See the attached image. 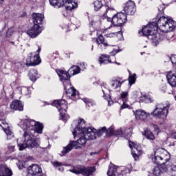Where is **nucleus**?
<instances>
[{
    "label": "nucleus",
    "mask_w": 176,
    "mask_h": 176,
    "mask_svg": "<svg viewBox=\"0 0 176 176\" xmlns=\"http://www.w3.org/2000/svg\"><path fill=\"white\" fill-rule=\"evenodd\" d=\"M72 133L74 138L77 135H82V136L76 141L70 140L69 144L63 147L60 156H65V155L69 153L72 149H80L82 146H86L87 141H91L97 138V136L96 135V129L86 127V121H85L83 118L78 120V124Z\"/></svg>",
    "instance_id": "1"
},
{
    "label": "nucleus",
    "mask_w": 176,
    "mask_h": 176,
    "mask_svg": "<svg viewBox=\"0 0 176 176\" xmlns=\"http://www.w3.org/2000/svg\"><path fill=\"white\" fill-rule=\"evenodd\" d=\"M35 124H36V121L31 119H25L21 124V127L24 133L23 135V139L19 138L16 140L19 151H24L26 148H28V149L39 148L41 139L34 138V135L31 134V131L34 130Z\"/></svg>",
    "instance_id": "2"
},
{
    "label": "nucleus",
    "mask_w": 176,
    "mask_h": 176,
    "mask_svg": "<svg viewBox=\"0 0 176 176\" xmlns=\"http://www.w3.org/2000/svg\"><path fill=\"white\" fill-rule=\"evenodd\" d=\"M56 72L59 76L60 82L63 83L64 87V90L65 93L63 94V97H67L69 100H72L73 101H76L79 97V91L75 89L71 84V73L69 69L66 71L65 69H56Z\"/></svg>",
    "instance_id": "3"
},
{
    "label": "nucleus",
    "mask_w": 176,
    "mask_h": 176,
    "mask_svg": "<svg viewBox=\"0 0 176 176\" xmlns=\"http://www.w3.org/2000/svg\"><path fill=\"white\" fill-rule=\"evenodd\" d=\"M164 9H166L164 4L158 8L159 13L156 17V20L158 23V28L159 30L160 28L164 30V32H172V31H174L175 28H176V22L170 16L166 17L163 15H160L164 14Z\"/></svg>",
    "instance_id": "4"
},
{
    "label": "nucleus",
    "mask_w": 176,
    "mask_h": 176,
    "mask_svg": "<svg viewBox=\"0 0 176 176\" xmlns=\"http://www.w3.org/2000/svg\"><path fill=\"white\" fill-rule=\"evenodd\" d=\"M171 155L164 148H158L155 151L154 158L153 159L154 163L157 166H164L166 163L170 162Z\"/></svg>",
    "instance_id": "5"
},
{
    "label": "nucleus",
    "mask_w": 176,
    "mask_h": 176,
    "mask_svg": "<svg viewBox=\"0 0 176 176\" xmlns=\"http://www.w3.org/2000/svg\"><path fill=\"white\" fill-rule=\"evenodd\" d=\"M51 6L54 8H63L65 6L66 10H74L78 8V2L74 0H49Z\"/></svg>",
    "instance_id": "6"
},
{
    "label": "nucleus",
    "mask_w": 176,
    "mask_h": 176,
    "mask_svg": "<svg viewBox=\"0 0 176 176\" xmlns=\"http://www.w3.org/2000/svg\"><path fill=\"white\" fill-rule=\"evenodd\" d=\"M168 109H170V104L164 106L163 103H158L155 104V109L151 113V116L157 119L166 120L167 115H168Z\"/></svg>",
    "instance_id": "7"
},
{
    "label": "nucleus",
    "mask_w": 176,
    "mask_h": 176,
    "mask_svg": "<svg viewBox=\"0 0 176 176\" xmlns=\"http://www.w3.org/2000/svg\"><path fill=\"white\" fill-rule=\"evenodd\" d=\"M114 27H123L127 23V15L123 12H119L113 16Z\"/></svg>",
    "instance_id": "8"
},
{
    "label": "nucleus",
    "mask_w": 176,
    "mask_h": 176,
    "mask_svg": "<svg viewBox=\"0 0 176 176\" xmlns=\"http://www.w3.org/2000/svg\"><path fill=\"white\" fill-rule=\"evenodd\" d=\"M41 61L39 54L30 52L26 59L25 65L26 67H35L36 65H39V63H41Z\"/></svg>",
    "instance_id": "9"
},
{
    "label": "nucleus",
    "mask_w": 176,
    "mask_h": 176,
    "mask_svg": "<svg viewBox=\"0 0 176 176\" xmlns=\"http://www.w3.org/2000/svg\"><path fill=\"white\" fill-rule=\"evenodd\" d=\"M96 171V167H85L78 168V169H70L69 172L74 174H82L84 176H90L93 173Z\"/></svg>",
    "instance_id": "10"
},
{
    "label": "nucleus",
    "mask_w": 176,
    "mask_h": 176,
    "mask_svg": "<svg viewBox=\"0 0 176 176\" xmlns=\"http://www.w3.org/2000/svg\"><path fill=\"white\" fill-rule=\"evenodd\" d=\"M140 35L142 36H147L148 39L151 38H156V34H157V30L151 29L148 25H144L142 30L139 32Z\"/></svg>",
    "instance_id": "11"
},
{
    "label": "nucleus",
    "mask_w": 176,
    "mask_h": 176,
    "mask_svg": "<svg viewBox=\"0 0 176 176\" xmlns=\"http://www.w3.org/2000/svg\"><path fill=\"white\" fill-rule=\"evenodd\" d=\"M125 14L127 16H134L137 8H135V3L131 0H129L124 6Z\"/></svg>",
    "instance_id": "12"
},
{
    "label": "nucleus",
    "mask_w": 176,
    "mask_h": 176,
    "mask_svg": "<svg viewBox=\"0 0 176 176\" xmlns=\"http://www.w3.org/2000/svg\"><path fill=\"white\" fill-rule=\"evenodd\" d=\"M68 103L65 99H61L58 100H54L52 103L53 107H56L59 112H67L68 107L67 106Z\"/></svg>",
    "instance_id": "13"
},
{
    "label": "nucleus",
    "mask_w": 176,
    "mask_h": 176,
    "mask_svg": "<svg viewBox=\"0 0 176 176\" xmlns=\"http://www.w3.org/2000/svg\"><path fill=\"white\" fill-rule=\"evenodd\" d=\"M130 141H129V148H131V149H132L131 153H132V156L135 159V160H137L139 157L140 155H141V153H142V150L141 149V146L140 145H137L135 144H134L133 142H131L133 144V145H131V144H130Z\"/></svg>",
    "instance_id": "14"
},
{
    "label": "nucleus",
    "mask_w": 176,
    "mask_h": 176,
    "mask_svg": "<svg viewBox=\"0 0 176 176\" xmlns=\"http://www.w3.org/2000/svg\"><path fill=\"white\" fill-rule=\"evenodd\" d=\"M41 32H42V28L38 25H34L27 31V34L30 38H36Z\"/></svg>",
    "instance_id": "15"
},
{
    "label": "nucleus",
    "mask_w": 176,
    "mask_h": 176,
    "mask_svg": "<svg viewBox=\"0 0 176 176\" xmlns=\"http://www.w3.org/2000/svg\"><path fill=\"white\" fill-rule=\"evenodd\" d=\"M32 18L33 20L34 25H38L41 27V25L43 24V19H45L43 14L34 12L32 14Z\"/></svg>",
    "instance_id": "16"
},
{
    "label": "nucleus",
    "mask_w": 176,
    "mask_h": 176,
    "mask_svg": "<svg viewBox=\"0 0 176 176\" xmlns=\"http://www.w3.org/2000/svg\"><path fill=\"white\" fill-rule=\"evenodd\" d=\"M10 107L11 109H14V111H19V112L24 111V104H23L21 100H13L10 103Z\"/></svg>",
    "instance_id": "17"
},
{
    "label": "nucleus",
    "mask_w": 176,
    "mask_h": 176,
    "mask_svg": "<svg viewBox=\"0 0 176 176\" xmlns=\"http://www.w3.org/2000/svg\"><path fill=\"white\" fill-rule=\"evenodd\" d=\"M98 85H99V86L102 87L103 98H104V100H107V101H108L109 105H111V103L113 104V102L112 101V98H111V95L107 96V94H105L106 90H108L107 89V85L104 82H101L100 81L98 82Z\"/></svg>",
    "instance_id": "18"
},
{
    "label": "nucleus",
    "mask_w": 176,
    "mask_h": 176,
    "mask_svg": "<svg viewBox=\"0 0 176 176\" xmlns=\"http://www.w3.org/2000/svg\"><path fill=\"white\" fill-rule=\"evenodd\" d=\"M135 119L137 120H146V118L149 116V114H148L144 110H136L135 112Z\"/></svg>",
    "instance_id": "19"
},
{
    "label": "nucleus",
    "mask_w": 176,
    "mask_h": 176,
    "mask_svg": "<svg viewBox=\"0 0 176 176\" xmlns=\"http://www.w3.org/2000/svg\"><path fill=\"white\" fill-rule=\"evenodd\" d=\"M13 173L12 170L9 169L6 165H0V176H12Z\"/></svg>",
    "instance_id": "20"
},
{
    "label": "nucleus",
    "mask_w": 176,
    "mask_h": 176,
    "mask_svg": "<svg viewBox=\"0 0 176 176\" xmlns=\"http://www.w3.org/2000/svg\"><path fill=\"white\" fill-rule=\"evenodd\" d=\"M29 78L30 80L32 82H36V80H38V79H39V74H38V70L35 69H32L29 71Z\"/></svg>",
    "instance_id": "21"
},
{
    "label": "nucleus",
    "mask_w": 176,
    "mask_h": 176,
    "mask_svg": "<svg viewBox=\"0 0 176 176\" xmlns=\"http://www.w3.org/2000/svg\"><path fill=\"white\" fill-rule=\"evenodd\" d=\"M24 67H25V63L24 62H16L13 65V68L15 72L20 73L23 72V69H24Z\"/></svg>",
    "instance_id": "22"
},
{
    "label": "nucleus",
    "mask_w": 176,
    "mask_h": 176,
    "mask_svg": "<svg viewBox=\"0 0 176 176\" xmlns=\"http://www.w3.org/2000/svg\"><path fill=\"white\" fill-rule=\"evenodd\" d=\"M107 174L108 176H117L119 174V168L115 165L109 166Z\"/></svg>",
    "instance_id": "23"
},
{
    "label": "nucleus",
    "mask_w": 176,
    "mask_h": 176,
    "mask_svg": "<svg viewBox=\"0 0 176 176\" xmlns=\"http://www.w3.org/2000/svg\"><path fill=\"white\" fill-rule=\"evenodd\" d=\"M151 39L153 43V45L157 46L158 43H160V42L164 39V35L157 33L156 34L155 38H151Z\"/></svg>",
    "instance_id": "24"
},
{
    "label": "nucleus",
    "mask_w": 176,
    "mask_h": 176,
    "mask_svg": "<svg viewBox=\"0 0 176 176\" xmlns=\"http://www.w3.org/2000/svg\"><path fill=\"white\" fill-rule=\"evenodd\" d=\"M32 131L37 133V134H42V133H43V124L39 122H36V124L34 126Z\"/></svg>",
    "instance_id": "25"
},
{
    "label": "nucleus",
    "mask_w": 176,
    "mask_h": 176,
    "mask_svg": "<svg viewBox=\"0 0 176 176\" xmlns=\"http://www.w3.org/2000/svg\"><path fill=\"white\" fill-rule=\"evenodd\" d=\"M96 42L98 45H104L105 47H107V46H109V45H108V43H105V38H104V36H102V34H100L96 38Z\"/></svg>",
    "instance_id": "26"
},
{
    "label": "nucleus",
    "mask_w": 176,
    "mask_h": 176,
    "mask_svg": "<svg viewBox=\"0 0 176 176\" xmlns=\"http://www.w3.org/2000/svg\"><path fill=\"white\" fill-rule=\"evenodd\" d=\"M69 72L72 73V76L74 75H78V74H80V67L79 66L73 65L69 69Z\"/></svg>",
    "instance_id": "27"
},
{
    "label": "nucleus",
    "mask_w": 176,
    "mask_h": 176,
    "mask_svg": "<svg viewBox=\"0 0 176 176\" xmlns=\"http://www.w3.org/2000/svg\"><path fill=\"white\" fill-rule=\"evenodd\" d=\"M131 173V169L129 168H119L118 176H127V174Z\"/></svg>",
    "instance_id": "28"
},
{
    "label": "nucleus",
    "mask_w": 176,
    "mask_h": 176,
    "mask_svg": "<svg viewBox=\"0 0 176 176\" xmlns=\"http://www.w3.org/2000/svg\"><path fill=\"white\" fill-rule=\"evenodd\" d=\"M129 86H133V85H134V83H135V80H137V78H135L137 76V74H131V72H130V70H129Z\"/></svg>",
    "instance_id": "29"
},
{
    "label": "nucleus",
    "mask_w": 176,
    "mask_h": 176,
    "mask_svg": "<svg viewBox=\"0 0 176 176\" xmlns=\"http://www.w3.org/2000/svg\"><path fill=\"white\" fill-rule=\"evenodd\" d=\"M3 130L7 135V140H12V138H14V133L10 131L9 126H8V129L3 127Z\"/></svg>",
    "instance_id": "30"
},
{
    "label": "nucleus",
    "mask_w": 176,
    "mask_h": 176,
    "mask_svg": "<svg viewBox=\"0 0 176 176\" xmlns=\"http://www.w3.org/2000/svg\"><path fill=\"white\" fill-rule=\"evenodd\" d=\"M144 135L147 138V140H149L150 141H153L155 140V135H153V133L151 131V130H146L144 131Z\"/></svg>",
    "instance_id": "31"
},
{
    "label": "nucleus",
    "mask_w": 176,
    "mask_h": 176,
    "mask_svg": "<svg viewBox=\"0 0 176 176\" xmlns=\"http://www.w3.org/2000/svg\"><path fill=\"white\" fill-rule=\"evenodd\" d=\"M82 101L85 102V105H87V107H94V105H96V102L92 99L84 98H82Z\"/></svg>",
    "instance_id": "32"
},
{
    "label": "nucleus",
    "mask_w": 176,
    "mask_h": 176,
    "mask_svg": "<svg viewBox=\"0 0 176 176\" xmlns=\"http://www.w3.org/2000/svg\"><path fill=\"white\" fill-rule=\"evenodd\" d=\"M123 83V81H120L119 80H111V87L114 89V90H116L118 87H120L122 86V84Z\"/></svg>",
    "instance_id": "33"
},
{
    "label": "nucleus",
    "mask_w": 176,
    "mask_h": 176,
    "mask_svg": "<svg viewBox=\"0 0 176 176\" xmlns=\"http://www.w3.org/2000/svg\"><path fill=\"white\" fill-rule=\"evenodd\" d=\"M159 166L160 165H158V166H155L153 168V176H160L161 174H163V169H162V168H160Z\"/></svg>",
    "instance_id": "34"
},
{
    "label": "nucleus",
    "mask_w": 176,
    "mask_h": 176,
    "mask_svg": "<svg viewBox=\"0 0 176 176\" xmlns=\"http://www.w3.org/2000/svg\"><path fill=\"white\" fill-rule=\"evenodd\" d=\"M112 135H115V128L113 126H109L108 129L106 128V137H112Z\"/></svg>",
    "instance_id": "35"
},
{
    "label": "nucleus",
    "mask_w": 176,
    "mask_h": 176,
    "mask_svg": "<svg viewBox=\"0 0 176 176\" xmlns=\"http://www.w3.org/2000/svg\"><path fill=\"white\" fill-rule=\"evenodd\" d=\"M107 58H111V56L109 55H107V54H102L100 57H99V63L100 65L102 64H105L107 63Z\"/></svg>",
    "instance_id": "36"
},
{
    "label": "nucleus",
    "mask_w": 176,
    "mask_h": 176,
    "mask_svg": "<svg viewBox=\"0 0 176 176\" xmlns=\"http://www.w3.org/2000/svg\"><path fill=\"white\" fill-rule=\"evenodd\" d=\"M148 28L151 30H159V25L157 23V19H155L154 21L148 23Z\"/></svg>",
    "instance_id": "37"
},
{
    "label": "nucleus",
    "mask_w": 176,
    "mask_h": 176,
    "mask_svg": "<svg viewBox=\"0 0 176 176\" xmlns=\"http://www.w3.org/2000/svg\"><path fill=\"white\" fill-rule=\"evenodd\" d=\"M7 149V155H10V153H13L16 151V146L13 144H8Z\"/></svg>",
    "instance_id": "38"
},
{
    "label": "nucleus",
    "mask_w": 176,
    "mask_h": 176,
    "mask_svg": "<svg viewBox=\"0 0 176 176\" xmlns=\"http://www.w3.org/2000/svg\"><path fill=\"white\" fill-rule=\"evenodd\" d=\"M153 101V98L146 97V96L140 98V102H148L149 104H152Z\"/></svg>",
    "instance_id": "39"
},
{
    "label": "nucleus",
    "mask_w": 176,
    "mask_h": 176,
    "mask_svg": "<svg viewBox=\"0 0 176 176\" xmlns=\"http://www.w3.org/2000/svg\"><path fill=\"white\" fill-rule=\"evenodd\" d=\"M94 6L96 12H98V10H100V9L102 8L103 6L102 3L98 0L94 2Z\"/></svg>",
    "instance_id": "40"
},
{
    "label": "nucleus",
    "mask_w": 176,
    "mask_h": 176,
    "mask_svg": "<svg viewBox=\"0 0 176 176\" xmlns=\"http://www.w3.org/2000/svg\"><path fill=\"white\" fill-rule=\"evenodd\" d=\"M107 127L106 126H102L100 128L96 133L95 132L96 135H98V137H101L104 133H107Z\"/></svg>",
    "instance_id": "41"
},
{
    "label": "nucleus",
    "mask_w": 176,
    "mask_h": 176,
    "mask_svg": "<svg viewBox=\"0 0 176 176\" xmlns=\"http://www.w3.org/2000/svg\"><path fill=\"white\" fill-rule=\"evenodd\" d=\"M53 166L54 167H56V168H58V171H64V167H63V164L61 162L55 161L53 163Z\"/></svg>",
    "instance_id": "42"
},
{
    "label": "nucleus",
    "mask_w": 176,
    "mask_h": 176,
    "mask_svg": "<svg viewBox=\"0 0 176 176\" xmlns=\"http://www.w3.org/2000/svg\"><path fill=\"white\" fill-rule=\"evenodd\" d=\"M132 130L133 129H131V128L125 129L124 132V135L126 138H130V137H131V135H133V133H131Z\"/></svg>",
    "instance_id": "43"
},
{
    "label": "nucleus",
    "mask_w": 176,
    "mask_h": 176,
    "mask_svg": "<svg viewBox=\"0 0 176 176\" xmlns=\"http://www.w3.org/2000/svg\"><path fill=\"white\" fill-rule=\"evenodd\" d=\"M13 29H14L13 27H11L8 29L5 39H8V38H10V36L13 35V32H14Z\"/></svg>",
    "instance_id": "44"
},
{
    "label": "nucleus",
    "mask_w": 176,
    "mask_h": 176,
    "mask_svg": "<svg viewBox=\"0 0 176 176\" xmlns=\"http://www.w3.org/2000/svg\"><path fill=\"white\" fill-rule=\"evenodd\" d=\"M127 96H129V91H122L120 95V97L118 98V100L126 101V98H127Z\"/></svg>",
    "instance_id": "45"
},
{
    "label": "nucleus",
    "mask_w": 176,
    "mask_h": 176,
    "mask_svg": "<svg viewBox=\"0 0 176 176\" xmlns=\"http://www.w3.org/2000/svg\"><path fill=\"white\" fill-rule=\"evenodd\" d=\"M104 6L107 8L106 12H108L109 10H115L113 8L109 7V5H111V0H104Z\"/></svg>",
    "instance_id": "46"
},
{
    "label": "nucleus",
    "mask_w": 176,
    "mask_h": 176,
    "mask_svg": "<svg viewBox=\"0 0 176 176\" xmlns=\"http://www.w3.org/2000/svg\"><path fill=\"white\" fill-rule=\"evenodd\" d=\"M60 112V120H63V122H67L68 120V116L65 113H63V111Z\"/></svg>",
    "instance_id": "47"
},
{
    "label": "nucleus",
    "mask_w": 176,
    "mask_h": 176,
    "mask_svg": "<svg viewBox=\"0 0 176 176\" xmlns=\"http://www.w3.org/2000/svg\"><path fill=\"white\" fill-rule=\"evenodd\" d=\"M126 108L130 109V105L126 104V100H124L123 104L121 105V109H126Z\"/></svg>",
    "instance_id": "48"
},
{
    "label": "nucleus",
    "mask_w": 176,
    "mask_h": 176,
    "mask_svg": "<svg viewBox=\"0 0 176 176\" xmlns=\"http://www.w3.org/2000/svg\"><path fill=\"white\" fill-rule=\"evenodd\" d=\"M2 124H3V126H7V128L6 129H8V127H9V125H8V123L5 120H0V127H2V129H3Z\"/></svg>",
    "instance_id": "49"
},
{
    "label": "nucleus",
    "mask_w": 176,
    "mask_h": 176,
    "mask_svg": "<svg viewBox=\"0 0 176 176\" xmlns=\"http://www.w3.org/2000/svg\"><path fill=\"white\" fill-rule=\"evenodd\" d=\"M124 133L122 129H118L116 131H114V135H123Z\"/></svg>",
    "instance_id": "50"
},
{
    "label": "nucleus",
    "mask_w": 176,
    "mask_h": 176,
    "mask_svg": "<svg viewBox=\"0 0 176 176\" xmlns=\"http://www.w3.org/2000/svg\"><path fill=\"white\" fill-rule=\"evenodd\" d=\"M154 131L155 133H157V134H159V132L160 131V128H159V126L157 124L153 125Z\"/></svg>",
    "instance_id": "51"
},
{
    "label": "nucleus",
    "mask_w": 176,
    "mask_h": 176,
    "mask_svg": "<svg viewBox=\"0 0 176 176\" xmlns=\"http://www.w3.org/2000/svg\"><path fill=\"white\" fill-rule=\"evenodd\" d=\"M107 21L111 23V24L115 27V22H113V16H112V18L107 17Z\"/></svg>",
    "instance_id": "52"
},
{
    "label": "nucleus",
    "mask_w": 176,
    "mask_h": 176,
    "mask_svg": "<svg viewBox=\"0 0 176 176\" xmlns=\"http://www.w3.org/2000/svg\"><path fill=\"white\" fill-rule=\"evenodd\" d=\"M170 170L172 171H176V162L175 163V164L170 165Z\"/></svg>",
    "instance_id": "53"
},
{
    "label": "nucleus",
    "mask_w": 176,
    "mask_h": 176,
    "mask_svg": "<svg viewBox=\"0 0 176 176\" xmlns=\"http://www.w3.org/2000/svg\"><path fill=\"white\" fill-rule=\"evenodd\" d=\"M16 166L19 170H23V168H24V165H23V164H16Z\"/></svg>",
    "instance_id": "54"
},
{
    "label": "nucleus",
    "mask_w": 176,
    "mask_h": 176,
    "mask_svg": "<svg viewBox=\"0 0 176 176\" xmlns=\"http://www.w3.org/2000/svg\"><path fill=\"white\" fill-rule=\"evenodd\" d=\"M80 66L81 67V68L82 69V70L86 69V65L85 63H80Z\"/></svg>",
    "instance_id": "55"
},
{
    "label": "nucleus",
    "mask_w": 176,
    "mask_h": 176,
    "mask_svg": "<svg viewBox=\"0 0 176 176\" xmlns=\"http://www.w3.org/2000/svg\"><path fill=\"white\" fill-rule=\"evenodd\" d=\"M107 59V63L105 64H113V62H112V60L109 59V58Z\"/></svg>",
    "instance_id": "56"
},
{
    "label": "nucleus",
    "mask_w": 176,
    "mask_h": 176,
    "mask_svg": "<svg viewBox=\"0 0 176 176\" xmlns=\"http://www.w3.org/2000/svg\"><path fill=\"white\" fill-rule=\"evenodd\" d=\"M20 17H27V12H23L21 14V16H20Z\"/></svg>",
    "instance_id": "57"
},
{
    "label": "nucleus",
    "mask_w": 176,
    "mask_h": 176,
    "mask_svg": "<svg viewBox=\"0 0 176 176\" xmlns=\"http://www.w3.org/2000/svg\"><path fill=\"white\" fill-rule=\"evenodd\" d=\"M111 56H116V52L113 50L112 52H110Z\"/></svg>",
    "instance_id": "58"
},
{
    "label": "nucleus",
    "mask_w": 176,
    "mask_h": 176,
    "mask_svg": "<svg viewBox=\"0 0 176 176\" xmlns=\"http://www.w3.org/2000/svg\"><path fill=\"white\" fill-rule=\"evenodd\" d=\"M100 153V152H91L90 153V155L93 156V155H98Z\"/></svg>",
    "instance_id": "59"
},
{
    "label": "nucleus",
    "mask_w": 176,
    "mask_h": 176,
    "mask_svg": "<svg viewBox=\"0 0 176 176\" xmlns=\"http://www.w3.org/2000/svg\"><path fill=\"white\" fill-rule=\"evenodd\" d=\"M41 48L40 46H38V50L36 51V53H38L37 54H39V53H41Z\"/></svg>",
    "instance_id": "60"
},
{
    "label": "nucleus",
    "mask_w": 176,
    "mask_h": 176,
    "mask_svg": "<svg viewBox=\"0 0 176 176\" xmlns=\"http://www.w3.org/2000/svg\"><path fill=\"white\" fill-rule=\"evenodd\" d=\"M114 50H115V52H116V54H118V53H120V52H121V51H122V50H120V49Z\"/></svg>",
    "instance_id": "61"
},
{
    "label": "nucleus",
    "mask_w": 176,
    "mask_h": 176,
    "mask_svg": "<svg viewBox=\"0 0 176 176\" xmlns=\"http://www.w3.org/2000/svg\"><path fill=\"white\" fill-rule=\"evenodd\" d=\"M113 64H117V65H120V63H118L117 61L113 62Z\"/></svg>",
    "instance_id": "62"
},
{
    "label": "nucleus",
    "mask_w": 176,
    "mask_h": 176,
    "mask_svg": "<svg viewBox=\"0 0 176 176\" xmlns=\"http://www.w3.org/2000/svg\"><path fill=\"white\" fill-rule=\"evenodd\" d=\"M5 41H6L7 42H10V38H9V37H7V39H5Z\"/></svg>",
    "instance_id": "63"
},
{
    "label": "nucleus",
    "mask_w": 176,
    "mask_h": 176,
    "mask_svg": "<svg viewBox=\"0 0 176 176\" xmlns=\"http://www.w3.org/2000/svg\"><path fill=\"white\" fill-rule=\"evenodd\" d=\"M3 2H5V0H0V5H2V3H3Z\"/></svg>",
    "instance_id": "64"
}]
</instances>
